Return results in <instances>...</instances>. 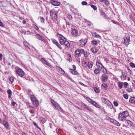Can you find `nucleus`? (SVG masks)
Masks as SVG:
<instances>
[{"mask_svg": "<svg viewBox=\"0 0 135 135\" xmlns=\"http://www.w3.org/2000/svg\"><path fill=\"white\" fill-rule=\"evenodd\" d=\"M91 104L97 108H100L101 107L97 103H96V102H94V101H93L91 103Z\"/></svg>", "mask_w": 135, "mask_h": 135, "instance_id": "aec40b11", "label": "nucleus"}, {"mask_svg": "<svg viewBox=\"0 0 135 135\" xmlns=\"http://www.w3.org/2000/svg\"><path fill=\"white\" fill-rule=\"evenodd\" d=\"M126 90L127 91L129 92H131L132 91V89L131 88L127 89Z\"/></svg>", "mask_w": 135, "mask_h": 135, "instance_id": "5fc2aeb1", "label": "nucleus"}, {"mask_svg": "<svg viewBox=\"0 0 135 135\" xmlns=\"http://www.w3.org/2000/svg\"><path fill=\"white\" fill-rule=\"evenodd\" d=\"M124 44L126 47H127L130 41V37L128 35H126L124 37Z\"/></svg>", "mask_w": 135, "mask_h": 135, "instance_id": "7ed1b4c3", "label": "nucleus"}, {"mask_svg": "<svg viewBox=\"0 0 135 135\" xmlns=\"http://www.w3.org/2000/svg\"><path fill=\"white\" fill-rule=\"evenodd\" d=\"M71 33L74 37H76L78 36V30L76 29H73L72 30Z\"/></svg>", "mask_w": 135, "mask_h": 135, "instance_id": "6e6552de", "label": "nucleus"}, {"mask_svg": "<svg viewBox=\"0 0 135 135\" xmlns=\"http://www.w3.org/2000/svg\"><path fill=\"white\" fill-rule=\"evenodd\" d=\"M31 114H34L35 110L32 109H31L29 110Z\"/></svg>", "mask_w": 135, "mask_h": 135, "instance_id": "6e6d98bb", "label": "nucleus"}, {"mask_svg": "<svg viewBox=\"0 0 135 135\" xmlns=\"http://www.w3.org/2000/svg\"><path fill=\"white\" fill-rule=\"evenodd\" d=\"M118 86L120 89L122 88L123 86L122 83L119 82L118 84Z\"/></svg>", "mask_w": 135, "mask_h": 135, "instance_id": "58836bf2", "label": "nucleus"}, {"mask_svg": "<svg viewBox=\"0 0 135 135\" xmlns=\"http://www.w3.org/2000/svg\"><path fill=\"white\" fill-rule=\"evenodd\" d=\"M84 56L85 57H88L89 55L88 52L86 51H85L84 53Z\"/></svg>", "mask_w": 135, "mask_h": 135, "instance_id": "f704fd0d", "label": "nucleus"}, {"mask_svg": "<svg viewBox=\"0 0 135 135\" xmlns=\"http://www.w3.org/2000/svg\"><path fill=\"white\" fill-rule=\"evenodd\" d=\"M33 124H34V125L35 126H36L39 129H40V127H39L38 126V125H37V124L36 123H35V122H33Z\"/></svg>", "mask_w": 135, "mask_h": 135, "instance_id": "09e8293b", "label": "nucleus"}, {"mask_svg": "<svg viewBox=\"0 0 135 135\" xmlns=\"http://www.w3.org/2000/svg\"><path fill=\"white\" fill-rule=\"evenodd\" d=\"M67 17L70 20H71L72 18V16L70 15H68Z\"/></svg>", "mask_w": 135, "mask_h": 135, "instance_id": "13d9d810", "label": "nucleus"}, {"mask_svg": "<svg viewBox=\"0 0 135 135\" xmlns=\"http://www.w3.org/2000/svg\"><path fill=\"white\" fill-rule=\"evenodd\" d=\"M111 21H112L113 22V23H114V24H118V23L117 22H116L115 21L112 20Z\"/></svg>", "mask_w": 135, "mask_h": 135, "instance_id": "774afa93", "label": "nucleus"}, {"mask_svg": "<svg viewBox=\"0 0 135 135\" xmlns=\"http://www.w3.org/2000/svg\"><path fill=\"white\" fill-rule=\"evenodd\" d=\"M87 4V3L85 1H83L81 2V4L83 5H86Z\"/></svg>", "mask_w": 135, "mask_h": 135, "instance_id": "49530a36", "label": "nucleus"}, {"mask_svg": "<svg viewBox=\"0 0 135 135\" xmlns=\"http://www.w3.org/2000/svg\"><path fill=\"white\" fill-rule=\"evenodd\" d=\"M82 107H83L84 109H86L87 107H86V106L85 104L84 103H83L82 104Z\"/></svg>", "mask_w": 135, "mask_h": 135, "instance_id": "3c124183", "label": "nucleus"}, {"mask_svg": "<svg viewBox=\"0 0 135 135\" xmlns=\"http://www.w3.org/2000/svg\"><path fill=\"white\" fill-rule=\"evenodd\" d=\"M51 103L53 105H54V104H56V103L55 102L54 100H53L52 99H51Z\"/></svg>", "mask_w": 135, "mask_h": 135, "instance_id": "bf43d9fd", "label": "nucleus"}, {"mask_svg": "<svg viewBox=\"0 0 135 135\" xmlns=\"http://www.w3.org/2000/svg\"><path fill=\"white\" fill-rule=\"evenodd\" d=\"M102 87L105 90H106L107 89V84H103L102 85Z\"/></svg>", "mask_w": 135, "mask_h": 135, "instance_id": "c756f323", "label": "nucleus"}, {"mask_svg": "<svg viewBox=\"0 0 135 135\" xmlns=\"http://www.w3.org/2000/svg\"><path fill=\"white\" fill-rule=\"evenodd\" d=\"M40 21L41 22L43 23L44 22V19L42 17H40Z\"/></svg>", "mask_w": 135, "mask_h": 135, "instance_id": "864d4df0", "label": "nucleus"}, {"mask_svg": "<svg viewBox=\"0 0 135 135\" xmlns=\"http://www.w3.org/2000/svg\"><path fill=\"white\" fill-rule=\"evenodd\" d=\"M111 105H110V104L109 105H108L109 108H110V109H112V108L113 105L111 103Z\"/></svg>", "mask_w": 135, "mask_h": 135, "instance_id": "680f3d73", "label": "nucleus"}, {"mask_svg": "<svg viewBox=\"0 0 135 135\" xmlns=\"http://www.w3.org/2000/svg\"><path fill=\"white\" fill-rule=\"evenodd\" d=\"M129 101L130 103L135 104V97H131Z\"/></svg>", "mask_w": 135, "mask_h": 135, "instance_id": "412c9836", "label": "nucleus"}, {"mask_svg": "<svg viewBox=\"0 0 135 135\" xmlns=\"http://www.w3.org/2000/svg\"><path fill=\"white\" fill-rule=\"evenodd\" d=\"M127 77V74L123 72V71L122 72V77L121 79L122 80H124L126 79Z\"/></svg>", "mask_w": 135, "mask_h": 135, "instance_id": "4468645a", "label": "nucleus"}, {"mask_svg": "<svg viewBox=\"0 0 135 135\" xmlns=\"http://www.w3.org/2000/svg\"><path fill=\"white\" fill-rule=\"evenodd\" d=\"M31 98L33 105L36 106H38L39 104L38 100L33 95H31Z\"/></svg>", "mask_w": 135, "mask_h": 135, "instance_id": "20e7f679", "label": "nucleus"}, {"mask_svg": "<svg viewBox=\"0 0 135 135\" xmlns=\"http://www.w3.org/2000/svg\"><path fill=\"white\" fill-rule=\"evenodd\" d=\"M93 65V63L91 61H89L88 62V63L87 65V66H88L89 69H90L92 68Z\"/></svg>", "mask_w": 135, "mask_h": 135, "instance_id": "6ab92c4d", "label": "nucleus"}, {"mask_svg": "<svg viewBox=\"0 0 135 135\" xmlns=\"http://www.w3.org/2000/svg\"><path fill=\"white\" fill-rule=\"evenodd\" d=\"M60 43L62 45H64L66 48H68L70 46V44L69 42L66 41V38H62L59 39Z\"/></svg>", "mask_w": 135, "mask_h": 135, "instance_id": "f03ea898", "label": "nucleus"}, {"mask_svg": "<svg viewBox=\"0 0 135 135\" xmlns=\"http://www.w3.org/2000/svg\"><path fill=\"white\" fill-rule=\"evenodd\" d=\"M57 47L60 49V50H61L62 49V48L60 44L58 43L56 45Z\"/></svg>", "mask_w": 135, "mask_h": 135, "instance_id": "37998d69", "label": "nucleus"}, {"mask_svg": "<svg viewBox=\"0 0 135 135\" xmlns=\"http://www.w3.org/2000/svg\"><path fill=\"white\" fill-rule=\"evenodd\" d=\"M80 41H82V43H83H83H82V46H84L86 44L87 41L86 39H84V40L83 39H81L80 40Z\"/></svg>", "mask_w": 135, "mask_h": 135, "instance_id": "cd10ccee", "label": "nucleus"}, {"mask_svg": "<svg viewBox=\"0 0 135 135\" xmlns=\"http://www.w3.org/2000/svg\"><path fill=\"white\" fill-rule=\"evenodd\" d=\"M128 85V84L127 83L125 82L124 83V88H126Z\"/></svg>", "mask_w": 135, "mask_h": 135, "instance_id": "4d7b16f0", "label": "nucleus"}, {"mask_svg": "<svg viewBox=\"0 0 135 135\" xmlns=\"http://www.w3.org/2000/svg\"><path fill=\"white\" fill-rule=\"evenodd\" d=\"M86 99L89 102V103H90L91 104V103L93 101V100L91 99L89 97H87Z\"/></svg>", "mask_w": 135, "mask_h": 135, "instance_id": "72a5a7b5", "label": "nucleus"}, {"mask_svg": "<svg viewBox=\"0 0 135 135\" xmlns=\"http://www.w3.org/2000/svg\"><path fill=\"white\" fill-rule=\"evenodd\" d=\"M3 124L4 126L7 129H9V125L6 121L5 120L3 121Z\"/></svg>", "mask_w": 135, "mask_h": 135, "instance_id": "a211bd4d", "label": "nucleus"}, {"mask_svg": "<svg viewBox=\"0 0 135 135\" xmlns=\"http://www.w3.org/2000/svg\"><path fill=\"white\" fill-rule=\"evenodd\" d=\"M110 122L118 126H120V124L117 121L114 119H112L110 120Z\"/></svg>", "mask_w": 135, "mask_h": 135, "instance_id": "f3484780", "label": "nucleus"}, {"mask_svg": "<svg viewBox=\"0 0 135 135\" xmlns=\"http://www.w3.org/2000/svg\"><path fill=\"white\" fill-rule=\"evenodd\" d=\"M103 69L102 71L105 74H107V70L105 69V68L104 67V66L103 67Z\"/></svg>", "mask_w": 135, "mask_h": 135, "instance_id": "ea45409f", "label": "nucleus"}, {"mask_svg": "<svg viewBox=\"0 0 135 135\" xmlns=\"http://www.w3.org/2000/svg\"><path fill=\"white\" fill-rule=\"evenodd\" d=\"M57 70L59 73L61 74L64 75L65 73L64 71L60 68H57Z\"/></svg>", "mask_w": 135, "mask_h": 135, "instance_id": "2eb2a0df", "label": "nucleus"}, {"mask_svg": "<svg viewBox=\"0 0 135 135\" xmlns=\"http://www.w3.org/2000/svg\"><path fill=\"white\" fill-rule=\"evenodd\" d=\"M16 74L21 77H22L25 74L24 72L21 69L18 68L16 70Z\"/></svg>", "mask_w": 135, "mask_h": 135, "instance_id": "423d86ee", "label": "nucleus"}, {"mask_svg": "<svg viewBox=\"0 0 135 135\" xmlns=\"http://www.w3.org/2000/svg\"><path fill=\"white\" fill-rule=\"evenodd\" d=\"M108 78V76L106 74H103L102 76L101 79L103 82L106 81Z\"/></svg>", "mask_w": 135, "mask_h": 135, "instance_id": "f8f14e48", "label": "nucleus"}, {"mask_svg": "<svg viewBox=\"0 0 135 135\" xmlns=\"http://www.w3.org/2000/svg\"><path fill=\"white\" fill-rule=\"evenodd\" d=\"M101 2H104L106 5H108L109 4V2L108 0H99Z\"/></svg>", "mask_w": 135, "mask_h": 135, "instance_id": "b1692460", "label": "nucleus"}, {"mask_svg": "<svg viewBox=\"0 0 135 135\" xmlns=\"http://www.w3.org/2000/svg\"><path fill=\"white\" fill-rule=\"evenodd\" d=\"M34 27L37 30H38V27L37 26L35 25Z\"/></svg>", "mask_w": 135, "mask_h": 135, "instance_id": "69168bd1", "label": "nucleus"}, {"mask_svg": "<svg viewBox=\"0 0 135 135\" xmlns=\"http://www.w3.org/2000/svg\"><path fill=\"white\" fill-rule=\"evenodd\" d=\"M50 2L52 5L55 6H59L60 4V3L59 2L53 0H51Z\"/></svg>", "mask_w": 135, "mask_h": 135, "instance_id": "ddd939ff", "label": "nucleus"}, {"mask_svg": "<svg viewBox=\"0 0 135 135\" xmlns=\"http://www.w3.org/2000/svg\"><path fill=\"white\" fill-rule=\"evenodd\" d=\"M39 120L40 122L42 123H44L46 122L45 119L42 117L40 118Z\"/></svg>", "mask_w": 135, "mask_h": 135, "instance_id": "c85d7f7f", "label": "nucleus"}, {"mask_svg": "<svg viewBox=\"0 0 135 135\" xmlns=\"http://www.w3.org/2000/svg\"><path fill=\"white\" fill-rule=\"evenodd\" d=\"M128 72L130 74H132V75L133 74L131 70L128 69Z\"/></svg>", "mask_w": 135, "mask_h": 135, "instance_id": "052dcab7", "label": "nucleus"}, {"mask_svg": "<svg viewBox=\"0 0 135 135\" xmlns=\"http://www.w3.org/2000/svg\"><path fill=\"white\" fill-rule=\"evenodd\" d=\"M66 25H67L66 26L67 27V28H69L70 27V24H69V22H68L67 23Z\"/></svg>", "mask_w": 135, "mask_h": 135, "instance_id": "e2e57ef3", "label": "nucleus"}, {"mask_svg": "<svg viewBox=\"0 0 135 135\" xmlns=\"http://www.w3.org/2000/svg\"><path fill=\"white\" fill-rule=\"evenodd\" d=\"M123 96L124 98L126 99H127L128 98V96L127 94H125L123 95Z\"/></svg>", "mask_w": 135, "mask_h": 135, "instance_id": "de8ad7c7", "label": "nucleus"}, {"mask_svg": "<svg viewBox=\"0 0 135 135\" xmlns=\"http://www.w3.org/2000/svg\"><path fill=\"white\" fill-rule=\"evenodd\" d=\"M80 53L79 49H77L75 51V54L76 56H80Z\"/></svg>", "mask_w": 135, "mask_h": 135, "instance_id": "a878e982", "label": "nucleus"}, {"mask_svg": "<svg viewBox=\"0 0 135 135\" xmlns=\"http://www.w3.org/2000/svg\"><path fill=\"white\" fill-rule=\"evenodd\" d=\"M68 60L69 61H70L71 60V55L70 54H69L68 55Z\"/></svg>", "mask_w": 135, "mask_h": 135, "instance_id": "a18cd8bd", "label": "nucleus"}, {"mask_svg": "<svg viewBox=\"0 0 135 135\" xmlns=\"http://www.w3.org/2000/svg\"><path fill=\"white\" fill-rule=\"evenodd\" d=\"M53 43L56 45L58 43L57 41L54 39H51Z\"/></svg>", "mask_w": 135, "mask_h": 135, "instance_id": "2f4dec72", "label": "nucleus"}, {"mask_svg": "<svg viewBox=\"0 0 135 135\" xmlns=\"http://www.w3.org/2000/svg\"><path fill=\"white\" fill-rule=\"evenodd\" d=\"M79 50L80 53H81L82 54H84V52H85L83 49H79Z\"/></svg>", "mask_w": 135, "mask_h": 135, "instance_id": "c03bdc74", "label": "nucleus"}, {"mask_svg": "<svg viewBox=\"0 0 135 135\" xmlns=\"http://www.w3.org/2000/svg\"><path fill=\"white\" fill-rule=\"evenodd\" d=\"M83 66L85 68H86L87 67V64L86 62L85 61H83L82 62Z\"/></svg>", "mask_w": 135, "mask_h": 135, "instance_id": "7c9ffc66", "label": "nucleus"}, {"mask_svg": "<svg viewBox=\"0 0 135 135\" xmlns=\"http://www.w3.org/2000/svg\"><path fill=\"white\" fill-rule=\"evenodd\" d=\"M71 70V73L75 75H78V73L76 71V70H75L73 69H70Z\"/></svg>", "mask_w": 135, "mask_h": 135, "instance_id": "5701e85b", "label": "nucleus"}, {"mask_svg": "<svg viewBox=\"0 0 135 135\" xmlns=\"http://www.w3.org/2000/svg\"><path fill=\"white\" fill-rule=\"evenodd\" d=\"M36 38L38 40H40L44 42H46V41L44 39V37L41 36L40 34H36Z\"/></svg>", "mask_w": 135, "mask_h": 135, "instance_id": "9d476101", "label": "nucleus"}, {"mask_svg": "<svg viewBox=\"0 0 135 135\" xmlns=\"http://www.w3.org/2000/svg\"><path fill=\"white\" fill-rule=\"evenodd\" d=\"M57 12L54 9H52L50 12V16L53 19H57Z\"/></svg>", "mask_w": 135, "mask_h": 135, "instance_id": "39448f33", "label": "nucleus"}, {"mask_svg": "<svg viewBox=\"0 0 135 135\" xmlns=\"http://www.w3.org/2000/svg\"><path fill=\"white\" fill-rule=\"evenodd\" d=\"M54 105L55 108L57 109L58 110H59L61 109V108L60 107L59 105L56 103V104H54Z\"/></svg>", "mask_w": 135, "mask_h": 135, "instance_id": "4be33fe9", "label": "nucleus"}, {"mask_svg": "<svg viewBox=\"0 0 135 135\" xmlns=\"http://www.w3.org/2000/svg\"><path fill=\"white\" fill-rule=\"evenodd\" d=\"M96 93H98L100 92V90L99 88L97 87H93Z\"/></svg>", "mask_w": 135, "mask_h": 135, "instance_id": "bb28decb", "label": "nucleus"}, {"mask_svg": "<svg viewBox=\"0 0 135 135\" xmlns=\"http://www.w3.org/2000/svg\"><path fill=\"white\" fill-rule=\"evenodd\" d=\"M7 92L8 95H11L12 94V92L11 90L9 89L7 90Z\"/></svg>", "mask_w": 135, "mask_h": 135, "instance_id": "4c0bfd02", "label": "nucleus"}, {"mask_svg": "<svg viewBox=\"0 0 135 135\" xmlns=\"http://www.w3.org/2000/svg\"><path fill=\"white\" fill-rule=\"evenodd\" d=\"M40 60L44 64H45L50 67H52V66L50 63L48 61L46 60L44 58H41L40 59Z\"/></svg>", "mask_w": 135, "mask_h": 135, "instance_id": "0eeeda50", "label": "nucleus"}, {"mask_svg": "<svg viewBox=\"0 0 135 135\" xmlns=\"http://www.w3.org/2000/svg\"><path fill=\"white\" fill-rule=\"evenodd\" d=\"M130 65V66L132 68H134L135 67V65L134 63L133 62H131L130 63H129Z\"/></svg>", "mask_w": 135, "mask_h": 135, "instance_id": "e433bc0d", "label": "nucleus"}, {"mask_svg": "<svg viewBox=\"0 0 135 135\" xmlns=\"http://www.w3.org/2000/svg\"><path fill=\"white\" fill-rule=\"evenodd\" d=\"M91 7L93 8L94 10H97V7L95 5H90Z\"/></svg>", "mask_w": 135, "mask_h": 135, "instance_id": "c9c22d12", "label": "nucleus"}, {"mask_svg": "<svg viewBox=\"0 0 135 135\" xmlns=\"http://www.w3.org/2000/svg\"><path fill=\"white\" fill-rule=\"evenodd\" d=\"M101 100L105 104H107V105H110L111 102L108 100L106 98H101Z\"/></svg>", "mask_w": 135, "mask_h": 135, "instance_id": "1a4fd4ad", "label": "nucleus"}, {"mask_svg": "<svg viewBox=\"0 0 135 135\" xmlns=\"http://www.w3.org/2000/svg\"><path fill=\"white\" fill-rule=\"evenodd\" d=\"M96 65L98 68H97L100 70L102 69L104 67L103 65L100 62L98 61H97L96 62Z\"/></svg>", "mask_w": 135, "mask_h": 135, "instance_id": "9b49d317", "label": "nucleus"}, {"mask_svg": "<svg viewBox=\"0 0 135 135\" xmlns=\"http://www.w3.org/2000/svg\"><path fill=\"white\" fill-rule=\"evenodd\" d=\"M129 115V113L128 111H124L122 113L119 114L118 118L120 120L123 121L125 120V118L127 117Z\"/></svg>", "mask_w": 135, "mask_h": 135, "instance_id": "f257e3e1", "label": "nucleus"}, {"mask_svg": "<svg viewBox=\"0 0 135 135\" xmlns=\"http://www.w3.org/2000/svg\"><path fill=\"white\" fill-rule=\"evenodd\" d=\"M57 34L59 35V37L60 39L62 38H65V37H64L61 34H59V33H57Z\"/></svg>", "mask_w": 135, "mask_h": 135, "instance_id": "79ce46f5", "label": "nucleus"}, {"mask_svg": "<svg viewBox=\"0 0 135 135\" xmlns=\"http://www.w3.org/2000/svg\"><path fill=\"white\" fill-rule=\"evenodd\" d=\"M92 43L94 45H97L98 42L97 41L93 40L92 41Z\"/></svg>", "mask_w": 135, "mask_h": 135, "instance_id": "a19ab883", "label": "nucleus"}, {"mask_svg": "<svg viewBox=\"0 0 135 135\" xmlns=\"http://www.w3.org/2000/svg\"><path fill=\"white\" fill-rule=\"evenodd\" d=\"M9 80L12 83L14 81V79L12 77H11L9 79Z\"/></svg>", "mask_w": 135, "mask_h": 135, "instance_id": "603ef678", "label": "nucleus"}, {"mask_svg": "<svg viewBox=\"0 0 135 135\" xmlns=\"http://www.w3.org/2000/svg\"><path fill=\"white\" fill-rule=\"evenodd\" d=\"M113 104L116 107H117L118 105V103L116 101H114L113 102Z\"/></svg>", "mask_w": 135, "mask_h": 135, "instance_id": "8fccbe9b", "label": "nucleus"}, {"mask_svg": "<svg viewBox=\"0 0 135 135\" xmlns=\"http://www.w3.org/2000/svg\"><path fill=\"white\" fill-rule=\"evenodd\" d=\"M126 122L130 126H132L133 124L132 122L131 121L129 120H127L126 121Z\"/></svg>", "mask_w": 135, "mask_h": 135, "instance_id": "473e14b6", "label": "nucleus"}, {"mask_svg": "<svg viewBox=\"0 0 135 135\" xmlns=\"http://www.w3.org/2000/svg\"><path fill=\"white\" fill-rule=\"evenodd\" d=\"M12 105L13 106H15L16 103L15 102H12Z\"/></svg>", "mask_w": 135, "mask_h": 135, "instance_id": "0e129e2a", "label": "nucleus"}, {"mask_svg": "<svg viewBox=\"0 0 135 135\" xmlns=\"http://www.w3.org/2000/svg\"><path fill=\"white\" fill-rule=\"evenodd\" d=\"M91 50L93 53L95 54L98 51L97 47L95 46L93 47L91 49Z\"/></svg>", "mask_w": 135, "mask_h": 135, "instance_id": "dca6fc26", "label": "nucleus"}, {"mask_svg": "<svg viewBox=\"0 0 135 135\" xmlns=\"http://www.w3.org/2000/svg\"><path fill=\"white\" fill-rule=\"evenodd\" d=\"M100 70L96 68L94 70V73L95 74L97 75L100 73Z\"/></svg>", "mask_w": 135, "mask_h": 135, "instance_id": "393cba45", "label": "nucleus"}, {"mask_svg": "<svg viewBox=\"0 0 135 135\" xmlns=\"http://www.w3.org/2000/svg\"><path fill=\"white\" fill-rule=\"evenodd\" d=\"M28 94H31V93L32 92L31 90L30 89L28 90Z\"/></svg>", "mask_w": 135, "mask_h": 135, "instance_id": "338daca9", "label": "nucleus"}]
</instances>
